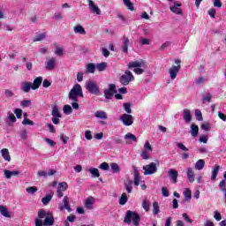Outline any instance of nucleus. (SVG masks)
<instances>
[{"label":"nucleus","mask_w":226,"mask_h":226,"mask_svg":"<svg viewBox=\"0 0 226 226\" xmlns=\"http://www.w3.org/2000/svg\"><path fill=\"white\" fill-rule=\"evenodd\" d=\"M124 4L128 8V10H131V11H133V4L130 0H123Z\"/></svg>","instance_id":"obj_49"},{"label":"nucleus","mask_w":226,"mask_h":226,"mask_svg":"<svg viewBox=\"0 0 226 226\" xmlns=\"http://www.w3.org/2000/svg\"><path fill=\"white\" fill-rule=\"evenodd\" d=\"M214 218L216 222H220L222 220V214H220L218 210H215L214 212Z\"/></svg>","instance_id":"obj_54"},{"label":"nucleus","mask_w":226,"mask_h":226,"mask_svg":"<svg viewBox=\"0 0 226 226\" xmlns=\"http://www.w3.org/2000/svg\"><path fill=\"white\" fill-rule=\"evenodd\" d=\"M85 87L90 94H95L96 96H100V87H98V84H96V81L90 79L86 82Z\"/></svg>","instance_id":"obj_4"},{"label":"nucleus","mask_w":226,"mask_h":226,"mask_svg":"<svg viewBox=\"0 0 226 226\" xmlns=\"http://www.w3.org/2000/svg\"><path fill=\"white\" fill-rule=\"evenodd\" d=\"M22 124H24L25 126H34V122H33V120H29L28 118H24L22 121Z\"/></svg>","instance_id":"obj_50"},{"label":"nucleus","mask_w":226,"mask_h":226,"mask_svg":"<svg viewBox=\"0 0 226 226\" xmlns=\"http://www.w3.org/2000/svg\"><path fill=\"white\" fill-rule=\"evenodd\" d=\"M45 142L49 144V146H50V147H54L56 146V141L49 139V138H46L44 139Z\"/></svg>","instance_id":"obj_60"},{"label":"nucleus","mask_w":226,"mask_h":226,"mask_svg":"<svg viewBox=\"0 0 226 226\" xmlns=\"http://www.w3.org/2000/svg\"><path fill=\"white\" fill-rule=\"evenodd\" d=\"M74 33L75 34H86V29H84V26L77 25L74 26Z\"/></svg>","instance_id":"obj_32"},{"label":"nucleus","mask_w":226,"mask_h":226,"mask_svg":"<svg viewBox=\"0 0 226 226\" xmlns=\"http://www.w3.org/2000/svg\"><path fill=\"white\" fill-rule=\"evenodd\" d=\"M31 89H33V83L25 81L21 84V90L23 93H29Z\"/></svg>","instance_id":"obj_22"},{"label":"nucleus","mask_w":226,"mask_h":226,"mask_svg":"<svg viewBox=\"0 0 226 226\" xmlns=\"http://www.w3.org/2000/svg\"><path fill=\"white\" fill-rule=\"evenodd\" d=\"M88 6L92 13H95V15H102V10H100V7L94 4L93 0H88Z\"/></svg>","instance_id":"obj_11"},{"label":"nucleus","mask_w":226,"mask_h":226,"mask_svg":"<svg viewBox=\"0 0 226 226\" xmlns=\"http://www.w3.org/2000/svg\"><path fill=\"white\" fill-rule=\"evenodd\" d=\"M7 116L11 123H17V117H15V115L11 111H8Z\"/></svg>","instance_id":"obj_48"},{"label":"nucleus","mask_w":226,"mask_h":226,"mask_svg":"<svg viewBox=\"0 0 226 226\" xmlns=\"http://www.w3.org/2000/svg\"><path fill=\"white\" fill-rule=\"evenodd\" d=\"M117 93V90L116 89V85L115 84H109V89L104 90V96L106 100H112L114 97V94Z\"/></svg>","instance_id":"obj_7"},{"label":"nucleus","mask_w":226,"mask_h":226,"mask_svg":"<svg viewBox=\"0 0 226 226\" xmlns=\"http://www.w3.org/2000/svg\"><path fill=\"white\" fill-rule=\"evenodd\" d=\"M161 192L162 193V197H169V190L167 187H162Z\"/></svg>","instance_id":"obj_62"},{"label":"nucleus","mask_w":226,"mask_h":226,"mask_svg":"<svg viewBox=\"0 0 226 226\" xmlns=\"http://www.w3.org/2000/svg\"><path fill=\"white\" fill-rule=\"evenodd\" d=\"M177 147L182 151H188V147H186L183 143H177Z\"/></svg>","instance_id":"obj_63"},{"label":"nucleus","mask_w":226,"mask_h":226,"mask_svg":"<svg viewBox=\"0 0 226 226\" xmlns=\"http://www.w3.org/2000/svg\"><path fill=\"white\" fill-rule=\"evenodd\" d=\"M128 202V196L126 195V192H124L120 199H119V204L120 206H124Z\"/></svg>","instance_id":"obj_37"},{"label":"nucleus","mask_w":226,"mask_h":226,"mask_svg":"<svg viewBox=\"0 0 226 226\" xmlns=\"http://www.w3.org/2000/svg\"><path fill=\"white\" fill-rule=\"evenodd\" d=\"M63 111H64V114H65L66 116H70V114L73 112V109H72V106L66 104L64 106Z\"/></svg>","instance_id":"obj_41"},{"label":"nucleus","mask_w":226,"mask_h":226,"mask_svg":"<svg viewBox=\"0 0 226 226\" xmlns=\"http://www.w3.org/2000/svg\"><path fill=\"white\" fill-rule=\"evenodd\" d=\"M124 110L126 112V114H132V104L124 103Z\"/></svg>","instance_id":"obj_47"},{"label":"nucleus","mask_w":226,"mask_h":226,"mask_svg":"<svg viewBox=\"0 0 226 226\" xmlns=\"http://www.w3.org/2000/svg\"><path fill=\"white\" fill-rule=\"evenodd\" d=\"M139 185H140V175L139 171L134 170V185L139 186Z\"/></svg>","instance_id":"obj_40"},{"label":"nucleus","mask_w":226,"mask_h":226,"mask_svg":"<svg viewBox=\"0 0 226 226\" xmlns=\"http://www.w3.org/2000/svg\"><path fill=\"white\" fill-rule=\"evenodd\" d=\"M119 120L122 121L124 126H132V124H133V116L130 114H123Z\"/></svg>","instance_id":"obj_9"},{"label":"nucleus","mask_w":226,"mask_h":226,"mask_svg":"<svg viewBox=\"0 0 226 226\" xmlns=\"http://www.w3.org/2000/svg\"><path fill=\"white\" fill-rule=\"evenodd\" d=\"M168 176L170 177L172 183H174L175 185L176 183H177V176H179V173H177V170L174 169H170L168 171Z\"/></svg>","instance_id":"obj_15"},{"label":"nucleus","mask_w":226,"mask_h":226,"mask_svg":"<svg viewBox=\"0 0 226 226\" xmlns=\"http://www.w3.org/2000/svg\"><path fill=\"white\" fill-rule=\"evenodd\" d=\"M62 202L63 203L58 205L59 210L64 211V209H66L68 213H72V207H70V198H68V196H64Z\"/></svg>","instance_id":"obj_10"},{"label":"nucleus","mask_w":226,"mask_h":226,"mask_svg":"<svg viewBox=\"0 0 226 226\" xmlns=\"http://www.w3.org/2000/svg\"><path fill=\"white\" fill-rule=\"evenodd\" d=\"M201 130H204L205 132H209L211 130V124L209 123H203L200 125Z\"/></svg>","instance_id":"obj_46"},{"label":"nucleus","mask_w":226,"mask_h":226,"mask_svg":"<svg viewBox=\"0 0 226 226\" xmlns=\"http://www.w3.org/2000/svg\"><path fill=\"white\" fill-rule=\"evenodd\" d=\"M1 154H2L3 158L6 162H11V157L10 156V152L8 151V148H3L1 150Z\"/></svg>","instance_id":"obj_26"},{"label":"nucleus","mask_w":226,"mask_h":226,"mask_svg":"<svg viewBox=\"0 0 226 226\" xmlns=\"http://www.w3.org/2000/svg\"><path fill=\"white\" fill-rule=\"evenodd\" d=\"M79 98H84V93L82 92V87L79 84H75L69 92V100L71 102H79Z\"/></svg>","instance_id":"obj_3"},{"label":"nucleus","mask_w":226,"mask_h":226,"mask_svg":"<svg viewBox=\"0 0 226 226\" xmlns=\"http://www.w3.org/2000/svg\"><path fill=\"white\" fill-rule=\"evenodd\" d=\"M26 192L33 195V193H36V192H38V188L36 186H30L26 188Z\"/></svg>","instance_id":"obj_52"},{"label":"nucleus","mask_w":226,"mask_h":226,"mask_svg":"<svg viewBox=\"0 0 226 226\" xmlns=\"http://www.w3.org/2000/svg\"><path fill=\"white\" fill-rule=\"evenodd\" d=\"M4 94H5L6 98H12L14 94H13V91H11L10 89H5Z\"/></svg>","instance_id":"obj_61"},{"label":"nucleus","mask_w":226,"mask_h":226,"mask_svg":"<svg viewBox=\"0 0 226 226\" xmlns=\"http://www.w3.org/2000/svg\"><path fill=\"white\" fill-rule=\"evenodd\" d=\"M51 116L53 117H63V116H61V113H59V108L57 107V105L53 106Z\"/></svg>","instance_id":"obj_33"},{"label":"nucleus","mask_w":226,"mask_h":226,"mask_svg":"<svg viewBox=\"0 0 226 226\" xmlns=\"http://www.w3.org/2000/svg\"><path fill=\"white\" fill-rule=\"evenodd\" d=\"M181 71V64L178 65H172L169 68L168 72L170 73V79L172 80H176L177 78V73Z\"/></svg>","instance_id":"obj_8"},{"label":"nucleus","mask_w":226,"mask_h":226,"mask_svg":"<svg viewBox=\"0 0 226 226\" xmlns=\"http://www.w3.org/2000/svg\"><path fill=\"white\" fill-rule=\"evenodd\" d=\"M195 117L198 121H202V112L200 111V109L195 110Z\"/></svg>","instance_id":"obj_53"},{"label":"nucleus","mask_w":226,"mask_h":226,"mask_svg":"<svg viewBox=\"0 0 226 226\" xmlns=\"http://www.w3.org/2000/svg\"><path fill=\"white\" fill-rule=\"evenodd\" d=\"M86 209L91 210L94 208L93 206H94V198L92 196H89L87 198V200L84 202Z\"/></svg>","instance_id":"obj_17"},{"label":"nucleus","mask_w":226,"mask_h":226,"mask_svg":"<svg viewBox=\"0 0 226 226\" xmlns=\"http://www.w3.org/2000/svg\"><path fill=\"white\" fill-rule=\"evenodd\" d=\"M133 80H135V77H133V73L129 70L125 71L119 79V82L122 86H128V84H130V82H133Z\"/></svg>","instance_id":"obj_5"},{"label":"nucleus","mask_w":226,"mask_h":226,"mask_svg":"<svg viewBox=\"0 0 226 226\" xmlns=\"http://www.w3.org/2000/svg\"><path fill=\"white\" fill-rule=\"evenodd\" d=\"M124 223L132 225V222L134 226L140 225V215L136 211L128 210L124 219Z\"/></svg>","instance_id":"obj_2"},{"label":"nucleus","mask_w":226,"mask_h":226,"mask_svg":"<svg viewBox=\"0 0 226 226\" xmlns=\"http://www.w3.org/2000/svg\"><path fill=\"white\" fill-rule=\"evenodd\" d=\"M94 117H97V119H108L107 112L103 110H97L94 113Z\"/></svg>","instance_id":"obj_25"},{"label":"nucleus","mask_w":226,"mask_h":226,"mask_svg":"<svg viewBox=\"0 0 226 226\" xmlns=\"http://www.w3.org/2000/svg\"><path fill=\"white\" fill-rule=\"evenodd\" d=\"M184 120L185 123H192V111L188 109L183 110Z\"/></svg>","instance_id":"obj_23"},{"label":"nucleus","mask_w":226,"mask_h":226,"mask_svg":"<svg viewBox=\"0 0 226 226\" xmlns=\"http://www.w3.org/2000/svg\"><path fill=\"white\" fill-rule=\"evenodd\" d=\"M14 114L16 115V117L18 119H22V109H14Z\"/></svg>","instance_id":"obj_56"},{"label":"nucleus","mask_w":226,"mask_h":226,"mask_svg":"<svg viewBox=\"0 0 226 226\" xmlns=\"http://www.w3.org/2000/svg\"><path fill=\"white\" fill-rule=\"evenodd\" d=\"M20 105L24 108L31 107V100H24L20 102Z\"/></svg>","instance_id":"obj_55"},{"label":"nucleus","mask_w":226,"mask_h":226,"mask_svg":"<svg viewBox=\"0 0 226 226\" xmlns=\"http://www.w3.org/2000/svg\"><path fill=\"white\" fill-rule=\"evenodd\" d=\"M141 207H143L144 211H146V213H148L150 207H151V203H149L148 200H144L142 201Z\"/></svg>","instance_id":"obj_38"},{"label":"nucleus","mask_w":226,"mask_h":226,"mask_svg":"<svg viewBox=\"0 0 226 226\" xmlns=\"http://www.w3.org/2000/svg\"><path fill=\"white\" fill-rule=\"evenodd\" d=\"M45 68H46V70H48V72H52V70H55L56 69V58L51 57V58L48 59L45 64Z\"/></svg>","instance_id":"obj_12"},{"label":"nucleus","mask_w":226,"mask_h":226,"mask_svg":"<svg viewBox=\"0 0 226 226\" xmlns=\"http://www.w3.org/2000/svg\"><path fill=\"white\" fill-rule=\"evenodd\" d=\"M110 168H111V170L114 174H117V172H119V164L111 163Z\"/></svg>","instance_id":"obj_45"},{"label":"nucleus","mask_w":226,"mask_h":226,"mask_svg":"<svg viewBox=\"0 0 226 226\" xmlns=\"http://www.w3.org/2000/svg\"><path fill=\"white\" fill-rule=\"evenodd\" d=\"M190 133H191L192 137H197V135H199V126L196 125L195 124H192L191 125Z\"/></svg>","instance_id":"obj_31"},{"label":"nucleus","mask_w":226,"mask_h":226,"mask_svg":"<svg viewBox=\"0 0 226 226\" xmlns=\"http://www.w3.org/2000/svg\"><path fill=\"white\" fill-rule=\"evenodd\" d=\"M54 197V193L51 192L50 194L46 195L44 198L41 199V202L44 206H49V203L50 200H52V198Z\"/></svg>","instance_id":"obj_28"},{"label":"nucleus","mask_w":226,"mask_h":226,"mask_svg":"<svg viewBox=\"0 0 226 226\" xmlns=\"http://www.w3.org/2000/svg\"><path fill=\"white\" fill-rule=\"evenodd\" d=\"M184 197L185 202H190V200H192V191L190 189H185L184 192Z\"/></svg>","instance_id":"obj_35"},{"label":"nucleus","mask_w":226,"mask_h":226,"mask_svg":"<svg viewBox=\"0 0 226 226\" xmlns=\"http://www.w3.org/2000/svg\"><path fill=\"white\" fill-rule=\"evenodd\" d=\"M160 213V205L158 202L153 203V215H158Z\"/></svg>","instance_id":"obj_44"},{"label":"nucleus","mask_w":226,"mask_h":226,"mask_svg":"<svg viewBox=\"0 0 226 226\" xmlns=\"http://www.w3.org/2000/svg\"><path fill=\"white\" fill-rule=\"evenodd\" d=\"M38 218L35 219V226H52L54 225V215L51 212L43 209L39 210Z\"/></svg>","instance_id":"obj_1"},{"label":"nucleus","mask_w":226,"mask_h":226,"mask_svg":"<svg viewBox=\"0 0 226 226\" xmlns=\"http://www.w3.org/2000/svg\"><path fill=\"white\" fill-rule=\"evenodd\" d=\"M68 189V184L66 182H62L58 184L57 190H60L61 192H66Z\"/></svg>","instance_id":"obj_43"},{"label":"nucleus","mask_w":226,"mask_h":226,"mask_svg":"<svg viewBox=\"0 0 226 226\" xmlns=\"http://www.w3.org/2000/svg\"><path fill=\"white\" fill-rule=\"evenodd\" d=\"M96 70H98V72H105V70H107V63L106 62H102L100 64H97L95 65Z\"/></svg>","instance_id":"obj_36"},{"label":"nucleus","mask_w":226,"mask_h":226,"mask_svg":"<svg viewBox=\"0 0 226 226\" xmlns=\"http://www.w3.org/2000/svg\"><path fill=\"white\" fill-rule=\"evenodd\" d=\"M88 172L92 174V177H100V171L96 168H90Z\"/></svg>","instance_id":"obj_39"},{"label":"nucleus","mask_w":226,"mask_h":226,"mask_svg":"<svg viewBox=\"0 0 226 226\" xmlns=\"http://www.w3.org/2000/svg\"><path fill=\"white\" fill-rule=\"evenodd\" d=\"M204 165H206V162L203 159H200L195 164V169L197 170H202V169H204Z\"/></svg>","instance_id":"obj_34"},{"label":"nucleus","mask_w":226,"mask_h":226,"mask_svg":"<svg viewBox=\"0 0 226 226\" xmlns=\"http://www.w3.org/2000/svg\"><path fill=\"white\" fill-rule=\"evenodd\" d=\"M0 214L2 215V216H4L5 218H11L10 212H8V208H6V207L3 205H0Z\"/></svg>","instance_id":"obj_27"},{"label":"nucleus","mask_w":226,"mask_h":226,"mask_svg":"<svg viewBox=\"0 0 226 226\" xmlns=\"http://www.w3.org/2000/svg\"><path fill=\"white\" fill-rule=\"evenodd\" d=\"M55 54L56 56H63V48L56 47Z\"/></svg>","instance_id":"obj_64"},{"label":"nucleus","mask_w":226,"mask_h":226,"mask_svg":"<svg viewBox=\"0 0 226 226\" xmlns=\"http://www.w3.org/2000/svg\"><path fill=\"white\" fill-rule=\"evenodd\" d=\"M181 4L175 3L173 6L170 7V10L176 15H183V11L179 8Z\"/></svg>","instance_id":"obj_20"},{"label":"nucleus","mask_w":226,"mask_h":226,"mask_svg":"<svg viewBox=\"0 0 226 226\" xmlns=\"http://www.w3.org/2000/svg\"><path fill=\"white\" fill-rule=\"evenodd\" d=\"M194 173H193V169L188 168L187 169V179L189 183H193L195 181V177H193Z\"/></svg>","instance_id":"obj_29"},{"label":"nucleus","mask_w":226,"mask_h":226,"mask_svg":"<svg viewBox=\"0 0 226 226\" xmlns=\"http://www.w3.org/2000/svg\"><path fill=\"white\" fill-rule=\"evenodd\" d=\"M140 156L143 160H149V152L143 150L140 154Z\"/></svg>","instance_id":"obj_57"},{"label":"nucleus","mask_w":226,"mask_h":226,"mask_svg":"<svg viewBox=\"0 0 226 226\" xmlns=\"http://www.w3.org/2000/svg\"><path fill=\"white\" fill-rule=\"evenodd\" d=\"M124 185L127 193H132V192L133 191V181L130 179H125L124 181Z\"/></svg>","instance_id":"obj_19"},{"label":"nucleus","mask_w":226,"mask_h":226,"mask_svg":"<svg viewBox=\"0 0 226 226\" xmlns=\"http://www.w3.org/2000/svg\"><path fill=\"white\" fill-rule=\"evenodd\" d=\"M211 98H213V96L211 95V94H207L205 96H203V103H205V102H207L208 103H211Z\"/></svg>","instance_id":"obj_58"},{"label":"nucleus","mask_w":226,"mask_h":226,"mask_svg":"<svg viewBox=\"0 0 226 226\" xmlns=\"http://www.w3.org/2000/svg\"><path fill=\"white\" fill-rule=\"evenodd\" d=\"M41 82H43V77L40 76L35 78L32 85V89L34 91H36V89H39L40 87L41 86Z\"/></svg>","instance_id":"obj_18"},{"label":"nucleus","mask_w":226,"mask_h":226,"mask_svg":"<svg viewBox=\"0 0 226 226\" xmlns=\"http://www.w3.org/2000/svg\"><path fill=\"white\" fill-rule=\"evenodd\" d=\"M47 38V34L45 33L39 34L34 36V41H41L42 40H45Z\"/></svg>","instance_id":"obj_42"},{"label":"nucleus","mask_w":226,"mask_h":226,"mask_svg":"<svg viewBox=\"0 0 226 226\" xmlns=\"http://www.w3.org/2000/svg\"><path fill=\"white\" fill-rule=\"evenodd\" d=\"M122 41H123L122 51L124 52V54H127L128 47H130V45H132V42H130V39H128V37H126V36L123 37Z\"/></svg>","instance_id":"obj_14"},{"label":"nucleus","mask_w":226,"mask_h":226,"mask_svg":"<svg viewBox=\"0 0 226 226\" xmlns=\"http://www.w3.org/2000/svg\"><path fill=\"white\" fill-rule=\"evenodd\" d=\"M20 171L19 170H4V175L5 176L6 179H11L12 176H19Z\"/></svg>","instance_id":"obj_21"},{"label":"nucleus","mask_w":226,"mask_h":226,"mask_svg":"<svg viewBox=\"0 0 226 226\" xmlns=\"http://www.w3.org/2000/svg\"><path fill=\"white\" fill-rule=\"evenodd\" d=\"M144 151H147L148 153H153V147H151V144H149V141H147L145 143Z\"/></svg>","instance_id":"obj_51"},{"label":"nucleus","mask_w":226,"mask_h":226,"mask_svg":"<svg viewBox=\"0 0 226 226\" xmlns=\"http://www.w3.org/2000/svg\"><path fill=\"white\" fill-rule=\"evenodd\" d=\"M220 171V165H215L212 170L211 180L215 181L218 177V172Z\"/></svg>","instance_id":"obj_30"},{"label":"nucleus","mask_w":226,"mask_h":226,"mask_svg":"<svg viewBox=\"0 0 226 226\" xmlns=\"http://www.w3.org/2000/svg\"><path fill=\"white\" fill-rule=\"evenodd\" d=\"M99 169H102V170H109V169H110V166H109V163L107 162H102L99 166Z\"/></svg>","instance_id":"obj_59"},{"label":"nucleus","mask_w":226,"mask_h":226,"mask_svg":"<svg viewBox=\"0 0 226 226\" xmlns=\"http://www.w3.org/2000/svg\"><path fill=\"white\" fill-rule=\"evenodd\" d=\"M144 176H153V174H156L158 172V167H156L155 162H150L143 166Z\"/></svg>","instance_id":"obj_6"},{"label":"nucleus","mask_w":226,"mask_h":226,"mask_svg":"<svg viewBox=\"0 0 226 226\" xmlns=\"http://www.w3.org/2000/svg\"><path fill=\"white\" fill-rule=\"evenodd\" d=\"M124 139L125 141V144H132V142H137V136L135 134H132V132H128L124 136Z\"/></svg>","instance_id":"obj_16"},{"label":"nucleus","mask_w":226,"mask_h":226,"mask_svg":"<svg viewBox=\"0 0 226 226\" xmlns=\"http://www.w3.org/2000/svg\"><path fill=\"white\" fill-rule=\"evenodd\" d=\"M96 70V64H93V63H89L87 64L86 66V70H85V73H94Z\"/></svg>","instance_id":"obj_24"},{"label":"nucleus","mask_w":226,"mask_h":226,"mask_svg":"<svg viewBox=\"0 0 226 226\" xmlns=\"http://www.w3.org/2000/svg\"><path fill=\"white\" fill-rule=\"evenodd\" d=\"M129 68H146V62L144 60L131 62L128 64Z\"/></svg>","instance_id":"obj_13"}]
</instances>
